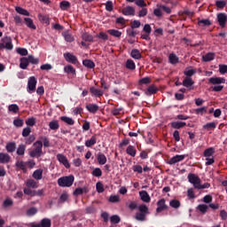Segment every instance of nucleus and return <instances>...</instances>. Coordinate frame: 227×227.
<instances>
[{
	"label": "nucleus",
	"instance_id": "f257e3e1",
	"mask_svg": "<svg viewBox=\"0 0 227 227\" xmlns=\"http://www.w3.org/2000/svg\"><path fill=\"white\" fill-rule=\"evenodd\" d=\"M150 214V210L148 206L145 204L139 205L138 212L135 215V219L137 221H140L141 223L146 221V215Z\"/></svg>",
	"mask_w": 227,
	"mask_h": 227
},
{
	"label": "nucleus",
	"instance_id": "f03ea898",
	"mask_svg": "<svg viewBox=\"0 0 227 227\" xmlns=\"http://www.w3.org/2000/svg\"><path fill=\"white\" fill-rule=\"evenodd\" d=\"M35 148L29 152V155L32 158L39 159V157H42V153H43V143L42 141L38 140L34 144Z\"/></svg>",
	"mask_w": 227,
	"mask_h": 227
},
{
	"label": "nucleus",
	"instance_id": "7ed1b4c3",
	"mask_svg": "<svg viewBox=\"0 0 227 227\" xmlns=\"http://www.w3.org/2000/svg\"><path fill=\"white\" fill-rule=\"evenodd\" d=\"M75 177L74 176H66L58 179V185L59 187H72L74 185V181Z\"/></svg>",
	"mask_w": 227,
	"mask_h": 227
},
{
	"label": "nucleus",
	"instance_id": "20e7f679",
	"mask_svg": "<svg viewBox=\"0 0 227 227\" xmlns=\"http://www.w3.org/2000/svg\"><path fill=\"white\" fill-rule=\"evenodd\" d=\"M188 181L190 184H192L194 189H198V187H200V184H201V179L200 176H196V174H189Z\"/></svg>",
	"mask_w": 227,
	"mask_h": 227
},
{
	"label": "nucleus",
	"instance_id": "39448f33",
	"mask_svg": "<svg viewBox=\"0 0 227 227\" xmlns=\"http://www.w3.org/2000/svg\"><path fill=\"white\" fill-rule=\"evenodd\" d=\"M30 227H51L52 226V223L51 222V219L49 218H43L41 220V223H31L29 224Z\"/></svg>",
	"mask_w": 227,
	"mask_h": 227
},
{
	"label": "nucleus",
	"instance_id": "423d86ee",
	"mask_svg": "<svg viewBox=\"0 0 227 227\" xmlns=\"http://www.w3.org/2000/svg\"><path fill=\"white\" fill-rule=\"evenodd\" d=\"M156 214H160V212H164V210H168V207L166 205V199H160L157 202Z\"/></svg>",
	"mask_w": 227,
	"mask_h": 227
},
{
	"label": "nucleus",
	"instance_id": "0eeeda50",
	"mask_svg": "<svg viewBox=\"0 0 227 227\" xmlns=\"http://www.w3.org/2000/svg\"><path fill=\"white\" fill-rule=\"evenodd\" d=\"M227 14L220 12L217 14V22L222 28L226 27Z\"/></svg>",
	"mask_w": 227,
	"mask_h": 227
},
{
	"label": "nucleus",
	"instance_id": "6e6552de",
	"mask_svg": "<svg viewBox=\"0 0 227 227\" xmlns=\"http://www.w3.org/2000/svg\"><path fill=\"white\" fill-rule=\"evenodd\" d=\"M64 58L66 61H67V63H72V65H77V63H79V61L77 60V57L74 55V53H64Z\"/></svg>",
	"mask_w": 227,
	"mask_h": 227
},
{
	"label": "nucleus",
	"instance_id": "1a4fd4ad",
	"mask_svg": "<svg viewBox=\"0 0 227 227\" xmlns=\"http://www.w3.org/2000/svg\"><path fill=\"white\" fill-rule=\"evenodd\" d=\"M2 43H4V47L7 49V51H12L13 49V43H12V37L4 36L1 39Z\"/></svg>",
	"mask_w": 227,
	"mask_h": 227
},
{
	"label": "nucleus",
	"instance_id": "9d476101",
	"mask_svg": "<svg viewBox=\"0 0 227 227\" xmlns=\"http://www.w3.org/2000/svg\"><path fill=\"white\" fill-rule=\"evenodd\" d=\"M36 78L35 76H31L28 79L27 82V88H28V93H31V91H35L36 90Z\"/></svg>",
	"mask_w": 227,
	"mask_h": 227
},
{
	"label": "nucleus",
	"instance_id": "9b49d317",
	"mask_svg": "<svg viewBox=\"0 0 227 227\" xmlns=\"http://www.w3.org/2000/svg\"><path fill=\"white\" fill-rule=\"evenodd\" d=\"M57 160H59V162H60V164H63V166H65L67 169L70 168V163L68 162V159H67V156H65L64 154H61V153L57 154Z\"/></svg>",
	"mask_w": 227,
	"mask_h": 227
},
{
	"label": "nucleus",
	"instance_id": "f8f14e48",
	"mask_svg": "<svg viewBox=\"0 0 227 227\" xmlns=\"http://www.w3.org/2000/svg\"><path fill=\"white\" fill-rule=\"evenodd\" d=\"M122 15L134 17V15H136V9L130 5H128L122 9Z\"/></svg>",
	"mask_w": 227,
	"mask_h": 227
},
{
	"label": "nucleus",
	"instance_id": "ddd939ff",
	"mask_svg": "<svg viewBox=\"0 0 227 227\" xmlns=\"http://www.w3.org/2000/svg\"><path fill=\"white\" fill-rule=\"evenodd\" d=\"M184 159H185V155L176 154V156L172 157L168 163L170 164V166H173V164H176V162H182Z\"/></svg>",
	"mask_w": 227,
	"mask_h": 227
},
{
	"label": "nucleus",
	"instance_id": "4468645a",
	"mask_svg": "<svg viewBox=\"0 0 227 227\" xmlns=\"http://www.w3.org/2000/svg\"><path fill=\"white\" fill-rule=\"evenodd\" d=\"M208 82L210 84H224L226 82V79L222 78V77H211L208 79Z\"/></svg>",
	"mask_w": 227,
	"mask_h": 227
},
{
	"label": "nucleus",
	"instance_id": "2eb2a0df",
	"mask_svg": "<svg viewBox=\"0 0 227 227\" xmlns=\"http://www.w3.org/2000/svg\"><path fill=\"white\" fill-rule=\"evenodd\" d=\"M90 92L93 97H102L104 95V91L100 89H96L95 87H90Z\"/></svg>",
	"mask_w": 227,
	"mask_h": 227
},
{
	"label": "nucleus",
	"instance_id": "dca6fc26",
	"mask_svg": "<svg viewBox=\"0 0 227 227\" xmlns=\"http://www.w3.org/2000/svg\"><path fill=\"white\" fill-rule=\"evenodd\" d=\"M20 61V68H21L22 70H26L27 67H29V59H27V57H22Z\"/></svg>",
	"mask_w": 227,
	"mask_h": 227
},
{
	"label": "nucleus",
	"instance_id": "f3484780",
	"mask_svg": "<svg viewBox=\"0 0 227 227\" xmlns=\"http://www.w3.org/2000/svg\"><path fill=\"white\" fill-rule=\"evenodd\" d=\"M11 159L10 154L0 153V164H8Z\"/></svg>",
	"mask_w": 227,
	"mask_h": 227
},
{
	"label": "nucleus",
	"instance_id": "a211bd4d",
	"mask_svg": "<svg viewBox=\"0 0 227 227\" xmlns=\"http://www.w3.org/2000/svg\"><path fill=\"white\" fill-rule=\"evenodd\" d=\"M38 19L40 22H42V24H46V26H49V24H51V19L47 14H38Z\"/></svg>",
	"mask_w": 227,
	"mask_h": 227
},
{
	"label": "nucleus",
	"instance_id": "6ab92c4d",
	"mask_svg": "<svg viewBox=\"0 0 227 227\" xmlns=\"http://www.w3.org/2000/svg\"><path fill=\"white\" fill-rule=\"evenodd\" d=\"M139 196L142 201H145V203H150L151 198H150V195L148 194V192L146 191L139 192Z\"/></svg>",
	"mask_w": 227,
	"mask_h": 227
},
{
	"label": "nucleus",
	"instance_id": "aec40b11",
	"mask_svg": "<svg viewBox=\"0 0 227 227\" xmlns=\"http://www.w3.org/2000/svg\"><path fill=\"white\" fill-rule=\"evenodd\" d=\"M32 176L35 180H42V178H43V169L39 168L35 170Z\"/></svg>",
	"mask_w": 227,
	"mask_h": 227
},
{
	"label": "nucleus",
	"instance_id": "412c9836",
	"mask_svg": "<svg viewBox=\"0 0 227 227\" xmlns=\"http://www.w3.org/2000/svg\"><path fill=\"white\" fill-rule=\"evenodd\" d=\"M202 59L203 61H205V63H208L209 61H214L215 59V53L208 52L202 57Z\"/></svg>",
	"mask_w": 227,
	"mask_h": 227
},
{
	"label": "nucleus",
	"instance_id": "4be33fe9",
	"mask_svg": "<svg viewBox=\"0 0 227 227\" xmlns=\"http://www.w3.org/2000/svg\"><path fill=\"white\" fill-rule=\"evenodd\" d=\"M97 145V135H93L90 139H88L85 142V146H87V148H91V146Z\"/></svg>",
	"mask_w": 227,
	"mask_h": 227
},
{
	"label": "nucleus",
	"instance_id": "5701e85b",
	"mask_svg": "<svg viewBox=\"0 0 227 227\" xmlns=\"http://www.w3.org/2000/svg\"><path fill=\"white\" fill-rule=\"evenodd\" d=\"M86 109L87 111H89V113H92V114H95V113L98 111L99 107L97 104H89L86 106Z\"/></svg>",
	"mask_w": 227,
	"mask_h": 227
},
{
	"label": "nucleus",
	"instance_id": "b1692460",
	"mask_svg": "<svg viewBox=\"0 0 227 227\" xmlns=\"http://www.w3.org/2000/svg\"><path fill=\"white\" fill-rule=\"evenodd\" d=\"M185 125H187V123H185L184 121H173V122H171L172 129H184V127H185Z\"/></svg>",
	"mask_w": 227,
	"mask_h": 227
},
{
	"label": "nucleus",
	"instance_id": "393cba45",
	"mask_svg": "<svg viewBox=\"0 0 227 227\" xmlns=\"http://www.w3.org/2000/svg\"><path fill=\"white\" fill-rule=\"evenodd\" d=\"M64 72L65 74H68L71 75H75L76 73H75V68L72 66V65H67L64 67Z\"/></svg>",
	"mask_w": 227,
	"mask_h": 227
},
{
	"label": "nucleus",
	"instance_id": "a878e982",
	"mask_svg": "<svg viewBox=\"0 0 227 227\" xmlns=\"http://www.w3.org/2000/svg\"><path fill=\"white\" fill-rule=\"evenodd\" d=\"M126 153L128 155H130V157H136V153H137V151L133 145H129L126 149Z\"/></svg>",
	"mask_w": 227,
	"mask_h": 227
},
{
	"label": "nucleus",
	"instance_id": "bb28decb",
	"mask_svg": "<svg viewBox=\"0 0 227 227\" xmlns=\"http://www.w3.org/2000/svg\"><path fill=\"white\" fill-rule=\"evenodd\" d=\"M5 148L9 153H13L17 148V145L15 142H11L6 145Z\"/></svg>",
	"mask_w": 227,
	"mask_h": 227
},
{
	"label": "nucleus",
	"instance_id": "cd10ccee",
	"mask_svg": "<svg viewBox=\"0 0 227 227\" xmlns=\"http://www.w3.org/2000/svg\"><path fill=\"white\" fill-rule=\"evenodd\" d=\"M26 186L30 189H38V184L35 179H28L27 180Z\"/></svg>",
	"mask_w": 227,
	"mask_h": 227
},
{
	"label": "nucleus",
	"instance_id": "c85d7f7f",
	"mask_svg": "<svg viewBox=\"0 0 227 227\" xmlns=\"http://www.w3.org/2000/svg\"><path fill=\"white\" fill-rule=\"evenodd\" d=\"M214 153H215V149L214 147H209L204 151V157H206V159L213 157Z\"/></svg>",
	"mask_w": 227,
	"mask_h": 227
},
{
	"label": "nucleus",
	"instance_id": "c756f323",
	"mask_svg": "<svg viewBox=\"0 0 227 227\" xmlns=\"http://www.w3.org/2000/svg\"><path fill=\"white\" fill-rule=\"evenodd\" d=\"M198 26H200V27L212 26V21L210 20H200L198 21Z\"/></svg>",
	"mask_w": 227,
	"mask_h": 227
},
{
	"label": "nucleus",
	"instance_id": "7c9ffc66",
	"mask_svg": "<svg viewBox=\"0 0 227 227\" xmlns=\"http://www.w3.org/2000/svg\"><path fill=\"white\" fill-rule=\"evenodd\" d=\"M130 56L133 58V59H141L142 58L141 52L137 49H133L131 51Z\"/></svg>",
	"mask_w": 227,
	"mask_h": 227
},
{
	"label": "nucleus",
	"instance_id": "2f4dec72",
	"mask_svg": "<svg viewBox=\"0 0 227 227\" xmlns=\"http://www.w3.org/2000/svg\"><path fill=\"white\" fill-rule=\"evenodd\" d=\"M25 24L29 27V29H36V26L33 22V20L31 18H25Z\"/></svg>",
	"mask_w": 227,
	"mask_h": 227
},
{
	"label": "nucleus",
	"instance_id": "473e14b6",
	"mask_svg": "<svg viewBox=\"0 0 227 227\" xmlns=\"http://www.w3.org/2000/svg\"><path fill=\"white\" fill-rule=\"evenodd\" d=\"M98 162L101 166H104L107 162V157H106V154L99 153L98 154Z\"/></svg>",
	"mask_w": 227,
	"mask_h": 227
},
{
	"label": "nucleus",
	"instance_id": "72a5a7b5",
	"mask_svg": "<svg viewBox=\"0 0 227 227\" xmlns=\"http://www.w3.org/2000/svg\"><path fill=\"white\" fill-rule=\"evenodd\" d=\"M193 84H194V81H192V78L191 77H186L183 81V86H184L185 88H191V86H192Z\"/></svg>",
	"mask_w": 227,
	"mask_h": 227
},
{
	"label": "nucleus",
	"instance_id": "f704fd0d",
	"mask_svg": "<svg viewBox=\"0 0 227 227\" xmlns=\"http://www.w3.org/2000/svg\"><path fill=\"white\" fill-rule=\"evenodd\" d=\"M217 128V123L215 122H207L203 126L205 130H214V129Z\"/></svg>",
	"mask_w": 227,
	"mask_h": 227
},
{
	"label": "nucleus",
	"instance_id": "c9c22d12",
	"mask_svg": "<svg viewBox=\"0 0 227 227\" xmlns=\"http://www.w3.org/2000/svg\"><path fill=\"white\" fill-rule=\"evenodd\" d=\"M61 121H64V123H67V125H74L75 121L70 117L67 116H61L60 117Z\"/></svg>",
	"mask_w": 227,
	"mask_h": 227
},
{
	"label": "nucleus",
	"instance_id": "e433bc0d",
	"mask_svg": "<svg viewBox=\"0 0 227 227\" xmlns=\"http://www.w3.org/2000/svg\"><path fill=\"white\" fill-rule=\"evenodd\" d=\"M15 10L17 13H20V15H25V17H29V12H27V10L19 6L15 7Z\"/></svg>",
	"mask_w": 227,
	"mask_h": 227
},
{
	"label": "nucleus",
	"instance_id": "4c0bfd02",
	"mask_svg": "<svg viewBox=\"0 0 227 227\" xmlns=\"http://www.w3.org/2000/svg\"><path fill=\"white\" fill-rule=\"evenodd\" d=\"M49 127L51 130H58L59 129V122L56 120L50 121Z\"/></svg>",
	"mask_w": 227,
	"mask_h": 227
},
{
	"label": "nucleus",
	"instance_id": "58836bf2",
	"mask_svg": "<svg viewBox=\"0 0 227 227\" xmlns=\"http://www.w3.org/2000/svg\"><path fill=\"white\" fill-rule=\"evenodd\" d=\"M83 67H86V68H93L95 67V62L91 59H84L82 61Z\"/></svg>",
	"mask_w": 227,
	"mask_h": 227
},
{
	"label": "nucleus",
	"instance_id": "ea45409f",
	"mask_svg": "<svg viewBox=\"0 0 227 227\" xmlns=\"http://www.w3.org/2000/svg\"><path fill=\"white\" fill-rule=\"evenodd\" d=\"M126 68L128 70H136V63L132 59H128L126 61Z\"/></svg>",
	"mask_w": 227,
	"mask_h": 227
},
{
	"label": "nucleus",
	"instance_id": "a19ab883",
	"mask_svg": "<svg viewBox=\"0 0 227 227\" xmlns=\"http://www.w3.org/2000/svg\"><path fill=\"white\" fill-rule=\"evenodd\" d=\"M107 33H109L112 36L115 38H120L121 36V32L116 29H108Z\"/></svg>",
	"mask_w": 227,
	"mask_h": 227
},
{
	"label": "nucleus",
	"instance_id": "79ce46f5",
	"mask_svg": "<svg viewBox=\"0 0 227 227\" xmlns=\"http://www.w3.org/2000/svg\"><path fill=\"white\" fill-rule=\"evenodd\" d=\"M16 168H19V169H21L23 173H27V168H26V162L24 161H17Z\"/></svg>",
	"mask_w": 227,
	"mask_h": 227
},
{
	"label": "nucleus",
	"instance_id": "37998d69",
	"mask_svg": "<svg viewBox=\"0 0 227 227\" xmlns=\"http://www.w3.org/2000/svg\"><path fill=\"white\" fill-rule=\"evenodd\" d=\"M168 59L171 65H176V63H178L179 61V59L176 57L175 53H170L168 56Z\"/></svg>",
	"mask_w": 227,
	"mask_h": 227
},
{
	"label": "nucleus",
	"instance_id": "c03bdc74",
	"mask_svg": "<svg viewBox=\"0 0 227 227\" xmlns=\"http://www.w3.org/2000/svg\"><path fill=\"white\" fill-rule=\"evenodd\" d=\"M17 155H20V157H22L24 155V153H26V145L21 144L19 145L17 152H16Z\"/></svg>",
	"mask_w": 227,
	"mask_h": 227
},
{
	"label": "nucleus",
	"instance_id": "a18cd8bd",
	"mask_svg": "<svg viewBox=\"0 0 227 227\" xmlns=\"http://www.w3.org/2000/svg\"><path fill=\"white\" fill-rule=\"evenodd\" d=\"M159 91V89L155 87L154 85H151L147 88V91L145 92L146 95H155Z\"/></svg>",
	"mask_w": 227,
	"mask_h": 227
},
{
	"label": "nucleus",
	"instance_id": "49530a36",
	"mask_svg": "<svg viewBox=\"0 0 227 227\" xmlns=\"http://www.w3.org/2000/svg\"><path fill=\"white\" fill-rule=\"evenodd\" d=\"M110 222L112 224H119L121 222V218L118 215H114L110 217Z\"/></svg>",
	"mask_w": 227,
	"mask_h": 227
},
{
	"label": "nucleus",
	"instance_id": "de8ad7c7",
	"mask_svg": "<svg viewBox=\"0 0 227 227\" xmlns=\"http://www.w3.org/2000/svg\"><path fill=\"white\" fill-rule=\"evenodd\" d=\"M27 59L28 63H31V65H38V63H40V59L35 58L33 55H28Z\"/></svg>",
	"mask_w": 227,
	"mask_h": 227
},
{
	"label": "nucleus",
	"instance_id": "09e8293b",
	"mask_svg": "<svg viewBox=\"0 0 227 227\" xmlns=\"http://www.w3.org/2000/svg\"><path fill=\"white\" fill-rule=\"evenodd\" d=\"M96 38H99L100 40H103V42H106V40H109V35L105 32H100L96 35Z\"/></svg>",
	"mask_w": 227,
	"mask_h": 227
},
{
	"label": "nucleus",
	"instance_id": "8fccbe9b",
	"mask_svg": "<svg viewBox=\"0 0 227 227\" xmlns=\"http://www.w3.org/2000/svg\"><path fill=\"white\" fill-rule=\"evenodd\" d=\"M63 37L66 40V42H67L69 43H72V42H74V36L68 32H65L63 34Z\"/></svg>",
	"mask_w": 227,
	"mask_h": 227
},
{
	"label": "nucleus",
	"instance_id": "3c124183",
	"mask_svg": "<svg viewBox=\"0 0 227 227\" xmlns=\"http://www.w3.org/2000/svg\"><path fill=\"white\" fill-rule=\"evenodd\" d=\"M23 192L27 196H31L32 198L35 197V190H32L31 188H29L27 186L23 189Z\"/></svg>",
	"mask_w": 227,
	"mask_h": 227
},
{
	"label": "nucleus",
	"instance_id": "603ef678",
	"mask_svg": "<svg viewBox=\"0 0 227 227\" xmlns=\"http://www.w3.org/2000/svg\"><path fill=\"white\" fill-rule=\"evenodd\" d=\"M92 176H96L97 178H100L102 176V169L100 168H96L92 170Z\"/></svg>",
	"mask_w": 227,
	"mask_h": 227
},
{
	"label": "nucleus",
	"instance_id": "864d4df0",
	"mask_svg": "<svg viewBox=\"0 0 227 227\" xmlns=\"http://www.w3.org/2000/svg\"><path fill=\"white\" fill-rule=\"evenodd\" d=\"M180 200H170L169 202V206L172 207V208H180Z\"/></svg>",
	"mask_w": 227,
	"mask_h": 227
},
{
	"label": "nucleus",
	"instance_id": "5fc2aeb1",
	"mask_svg": "<svg viewBox=\"0 0 227 227\" xmlns=\"http://www.w3.org/2000/svg\"><path fill=\"white\" fill-rule=\"evenodd\" d=\"M129 210H139V205H137V201H130L128 205Z\"/></svg>",
	"mask_w": 227,
	"mask_h": 227
},
{
	"label": "nucleus",
	"instance_id": "6e6d98bb",
	"mask_svg": "<svg viewBox=\"0 0 227 227\" xmlns=\"http://www.w3.org/2000/svg\"><path fill=\"white\" fill-rule=\"evenodd\" d=\"M26 125H27L28 127H35V125H36V118L35 117L28 118L26 121Z\"/></svg>",
	"mask_w": 227,
	"mask_h": 227
},
{
	"label": "nucleus",
	"instance_id": "4d7b16f0",
	"mask_svg": "<svg viewBox=\"0 0 227 227\" xmlns=\"http://www.w3.org/2000/svg\"><path fill=\"white\" fill-rule=\"evenodd\" d=\"M82 38L84 42H93V35H91L88 33H83L82 35Z\"/></svg>",
	"mask_w": 227,
	"mask_h": 227
},
{
	"label": "nucleus",
	"instance_id": "13d9d810",
	"mask_svg": "<svg viewBox=\"0 0 227 227\" xmlns=\"http://www.w3.org/2000/svg\"><path fill=\"white\" fill-rule=\"evenodd\" d=\"M197 209L201 212V214H207V210H208V206L206 204H200L197 207Z\"/></svg>",
	"mask_w": 227,
	"mask_h": 227
},
{
	"label": "nucleus",
	"instance_id": "bf43d9fd",
	"mask_svg": "<svg viewBox=\"0 0 227 227\" xmlns=\"http://www.w3.org/2000/svg\"><path fill=\"white\" fill-rule=\"evenodd\" d=\"M70 6H71L70 2L67 0H63L62 2H60V9L62 10H68Z\"/></svg>",
	"mask_w": 227,
	"mask_h": 227
},
{
	"label": "nucleus",
	"instance_id": "052dcab7",
	"mask_svg": "<svg viewBox=\"0 0 227 227\" xmlns=\"http://www.w3.org/2000/svg\"><path fill=\"white\" fill-rule=\"evenodd\" d=\"M96 191L97 192H98L99 194L104 192L105 189H104V184H102V182H98L96 184Z\"/></svg>",
	"mask_w": 227,
	"mask_h": 227
},
{
	"label": "nucleus",
	"instance_id": "680f3d73",
	"mask_svg": "<svg viewBox=\"0 0 227 227\" xmlns=\"http://www.w3.org/2000/svg\"><path fill=\"white\" fill-rule=\"evenodd\" d=\"M65 201H68V193L67 192H63L59 199V203H65Z\"/></svg>",
	"mask_w": 227,
	"mask_h": 227
},
{
	"label": "nucleus",
	"instance_id": "e2e57ef3",
	"mask_svg": "<svg viewBox=\"0 0 227 227\" xmlns=\"http://www.w3.org/2000/svg\"><path fill=\"white\" fill-rule=\"evenodd\" d=\"M8 109L9 111H11V113H14V114H17V113H19V106L15 104L10 105Z\"/></svg>",
	"mask_w": 227,
	"mask_h": 227
},
{
	"label": "nucleus",
	"instance_id": "0e129e2a",
	"mask_svg": "<svg viewBox=\"0 0 227 227\" xmlns=\"http://www.w3.org/2000/svg\"><path fill=\"white\" fill-rule=\"evenodd\" d=\"M13 125H14V127H18V128L23 127L24 126V120H22V119H15L13 121Z\"/></svg>",
	"mask_w": 227,
	"mask_h": 227
},
{
	"label": "nucleus",
	"instance_id": "69168bd1",
	"mask_svg": "<svg viewBox=\"0 0 227 227\" xmlns=\"http://www.w3.org/2000/svg\"><path fill=\"white\" fill-rule=\"evenodd\" d=\"M216 7L219 8L220 10H223L224 6H226V1L224 0H217L215 2Z\"/></svg>",
	"mask_w": 227,
	"mask_h": 227
},
{
	"label": "nucleus",
	"instance_id": "338daca9",
	"mask_svg": "<svg viewBox=\"0 0 227 227\" xmlns=\"http://www.w3.org/2000/svg\"><path fill=\"white\" fill-rule=\"evenodd\" d=\"M16 52L20 56H27V50L26 48H18Z\"/></svg>",
	"mask_w": 227,
	"mask_h": 227
},
{
	"label": "nucleus",
	"instance_id": "774afa93",
	"mask_svg": "<svg viewBox=\"0 0 227 227\" xmlns=\"http://www.w3.org/2000/svg\"><path fill=\"white\" fill-rule=\"evenodd\" d=\"M219 72L223 75H224V74H227V65H219Z\"/></svg>",
	"mask_w": 227,
	"mask_h": 227
}]
</instances>
